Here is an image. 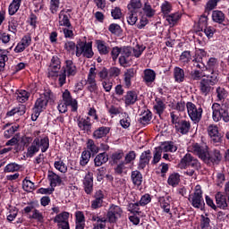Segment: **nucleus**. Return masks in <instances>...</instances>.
I'll return each instance as SVG.
<instances>
[{
    "mask_svg": "<svg viewBox=\"0 0 229 229\" xmlns=\"http://www.w3.org/2000/svg\"><path fill=\"white\" fill-rule=\"evenodd\" d=\"M40 148H41L42 153H46V151H47V149H49V138L48 137H45L41 140L39 138H36L33 140L31 146L29 147L27 149V157H29V158L33 157L35 153H38V151H40Z\"/></svg>",
    "mask_w": 229,
    "mask_h": 229,
    "instance_id": "f03ea898",
    "label": "nucleus"
},
{
    "mask_svg": "<svg viewBox=\"0 0 229 229\" xmlns=\"http://www.w3.org/2000/svg\"><path fill=\"white\" fill-rule=\"evenodd\" d=\"M29 219H35L38 223H44V215L38 211V209H34L32 215H29Z\"/></svg>",
    "mask_w": 229,
    "mask_h": 229,
    "instance_id": "ea45409f",
    "label": "nucleus"
},
{
    "mask_svg": "<svg viewBox=\"0 0 229 229\" xmlns=\"http://www.w3.org/2000/svg\"><path fill=\"white\" fill-rule=\"evenodd\" d=\"M181 165H182V167H192L193 169H199L201 164L198 158L188 153L181 159Z\"/></svg>",
    "mask_w": 229,
    "mask_h": 229,
    "instance_id": "9d476101",
    "label": "nucleus"
},
{
    "mask_svg": "<svg viewBox=\"0 0 229 229\" xmlns=\"http://www.w3.org/2000/svg\"><path fill=\"white\" fill-rule=\"evenodd\" d=\"M75 55L77 58H80L81 55L85 58H92L94 56V52L92 51V43L79 40L76 44Z\"/></svg>",
    "mask_w": 229,
    "mask_h": 229,
    "instance_id": "20e7f679",
    "label": "nucleus"
},
{
    "mask_svg": "<svg viewBox=\"0 0 229 229\" xmlns=\"http://www.w3.org/2000/svg\"><path fill=\"white\" fill-rule=\"evenodd\" d=\"M54 165L55 169H57V171H60V173H67V165H65V163H64V161H55Z\"/></svg>",
    "mask_w": 229,
    "mask_h": 229,
    "instance_id": "4d7b16f0",
    "label": "nucleus"
},
{
    "mask_svg": "<svg viewBox=\"0 0 229 229\" xmlns=\"http://www.w3.org/2000/svg\"><path fill=\"white\" fill-rule=\"evenodd\" d=\"M107 133H110V128L102 126L93 132V137L94 139H103V137H106Z\"/></svg>",
    "mask_w": 229,
    "mask_h": 229,
    "instance_id": "cd10ccee",
    "label": "nucleus"
},
{
    "mask_svg": "<svg viewBox=\"0 0 229 229\" xmlns=\"http://www.w3.org/2000/svg\"><path fill=\"white\" fill-rule=\"evenodd\" d=\"M129 11L137 12V10L142 8V3L140 0H131V3L127 5Z\"/></svg>",
    "mask_w": 229,
    "mask_h": 229,
    "instance_id": "a19ab883",
    "label": "nucleus"
},
{
    "mask_svg": "<svg viewBox=\"0 0 229 229\" xmlns=\"http://www.w3.org/2000/svg\"><path fill=\"white\" fill-rule=\"evenodd\" d=\"M90 160V152L89 150L82 151L80 164L82 166L87 165Z\"/></svg>",
    "mask_w": 229,
    "mask_h": 229,
    "instance_id": "8fccbe9b",
    "label": "nucleus"
},
{
    "mask_svg": "<svg viewBox=\"0 0 229 229\" xmlns=\"http://www.w3.org/2000/svg\"><path fill=\"white\" fill-rule=\"evenodd\" d=\"M213 110V120L215 123H219L221 119L224 123H229V113H228V107L226 106L215 103L212 106Z\"/></svg>",
    "mask_w": 229,
    "mask_h": 229,
    "instance_id": "7ed1b4c3",
    "label": "nucleus"
},
{
    "mask_svg": "<svg viewBox=\"0 0 229 229\" xmlns=\"http://www.w3.org/2000/svg\"><path fill=\"white\" fill-rule=\"evenodd\" d=\"M139 99L137 92L133 90L127 91L126 95L123 97V101L126 106H131V105H135Z\"/></svg>",
    "mask_w": 229,
    "mask_h": 229,
    "instance_id": "a211bd4d",
    "label": "nucleus"
},
{
    "mask_svg": "<svg viewBox=\"0 0 229 229\" xmlns=\"http://www.w3.org/2000/svg\"><path fill=\"white\" fill-rule=\"evenodd\" d=\"M87 148L91 151V153H98L99 151V148L96 144L94 143V140H89L87 143Z\"/></svg>",
    "mask_w": 229,
    "mask_h": 229,
    "instance_id": "338daca9",
    "label": "nucleus"
},
{
    "mask_svg": "<svg viewBox=\"0 0 229 229\" xmlns=\"http://www.w3.org/2000/svg\"><path fill=\"white\" fill-rule=\"evenodd\" d=\"M207 205L211 207L213 210H217V208H222V210H226L228 208V202L227 201H216V206L214 201H207Z\"/></svg>",
    "mask_w": 229,
    "mask_h": 229,
    "instance_id": "473e14b6",
    "label": "nucleus"
},
{
    "mask_svg": "<svg viewBox=\"0 0 229 229\" xmlns=\"http://www.w3.org/2000/svg\"><path fill=\"white\" fill-rule=\"evenodd\" d=\"M219 1L221 0H209L206 5L205 13H208H208L212 12V10H214V8L217 6V4L219 3Z\"/></svg>",
    "mask_w": 229,
    "mask_h": 229,
    "instance_id": "6e6d98bb",
    "label": "nucleus"
},
{
    "mask_svg": "<svg viewBox=\"0 0 229 229\" xmlns=\"http://www.w3.org/2000/svg\"><path fill=\"white\" fill-rule=\"evenodd\" d=\"M163 151H171V143H165L155 148L153 160L151 161L152 165H157L162 160Z\"/></svg>",
    "mask_w": 229,
    "mask_h": 229,
    "instance_id": "9b49d317",
    "label": "nucleus"
},
{
    "mask_svg": "<svg viewBox=\"0 0 229 229\" xmlns=\"http://www.w3.org/2000/svg\"><path fill=\"white\" fill-rule=\"evenodd\" d=\"M138 16H137V11H129L127 13V22L131 26H134V24H137Z\"/></svg>",
    "mask_w": 229,
    "mask_h": 229,
    "instance_id": "58836bf2",
    "label": "nucleus"
},
{
    "mask_svg": "<svg viewBox=\"0 0 229 229\" xmlns=\"http://www.w3.org/2000/svg\"><path fill=\"white\" fill-rule=\"evenodd\" d=\"M59 24L60 26H65L66 28H72L71 24V21L69 20V16L65 14L64 11H61L59 13Z\"/></svg>",
    "mask_w": 229,
    "mask_h": 229,
    "instance_id": "393cba45",
    "label": "nucleus"
},
{
    "mask_svg": "<svg viewBox=\"0 0 229 229\" xmlns=\"http://www.w3.org/2000/svg\"><path fill=\"white\" fill-rule=\"evenodd\" d=\"M19 169H21V165L17 163H10L4 167V173H15L19 171Z\"/></svg>",
    "mask_w": 229,
    "mask_h": 229,
    "instance_id": "a18cd8bd",
    "label": "nucleus"
},
{
    "mask_svg": "<svg viewBox=\"0 0 229 229\" xmlns=\"http://www.w3.org/2000/svg\"><path fill=\"white\" fill-rule=\"evenodd\" d=\"M137 157V154H135V151H130L128 154L125 156L124 163L125 164H131L133 160H135Z\"/></svg>",
    "mask_w": 229,
    "mask_h": 229,
    "instance_id": "69168bd1",
    "label": "nucleus"
},
{
    "mask_svg": "<svg viewBox=\"0 0 229 229\" xmlns=\"http://www.w3.org/2000/svg\"><path fill=\"white\" fill-rule=\"evenodd\" d=\"M87 89L90 92L91 98H94V96H98V82H96V67H91L87 80Z\"/></svg>",
    "mask_w": 229,
    "mask_h": 229,
    "instance_id": "39448f33",
    "label": "nucleus"
},
{
    "mask_svg": "<svg viewBox=\"0 0 229 229\" xmlns=\"http://www.w3.org/2000/svg\"><path fill=\"white\" fill-rule=\"evenodd\" d=\"M68 218H69V213H67V212L61 213V214L55 216V217L54 218V223L64 224V221H65V219H68Z\"/></svg>",
    "mask_w": 229,
    "mask_h": 229,
    "instance_id": "13d9d810",
    "label": "nucleus"
},
{
    "mask_svg": "<svg viewBox=\"0 0 229 229\" xmlns=\"http://www.w3.org/2000/svg\"><path fill=\"white\" fill-rule=\"evenodd\" d=\"M48 181L50 182V186L52 189L62 183V178H60L59 175L55 174L53 171L48 172Z\"/></svg>",
    "mask_w": 229,
    "mask_h": 229,
    "instance_id": "b1692460",
    "label": "nucleus"
},
{
    "mask_svg": "<svg viewBox=\"0 0 229 229\" xmlns=\"http://www.w3.org/2000/svg\"><path fill=\"white\" fill-rule=\"evenodd\" d=\"M60 8V0H51L50 2V11L52 13H56Z\"/></svg>",
    "mask_w": 229,
    "mask_h": 229,
    "instance_id": "e2e57ef3",
    "label": "nucleus"
},
{
    "mask_svg": "<svg viewBox=\"0 0 229 229\" xmlns=\"http://www.w3.org/2000/svg\"><path fill=\"white\" fill-rule=\"evenodd\" d=\"M106 162H108V154L106 152L99 153L94 159L96 167H101Z\"/></svg>",
    "mask_w": 229,
    "mask_h": 229,
    "instance_id": "5701e85b",
    "label": "nucleus"
},
{
    "mask_svg": "<svg viewBox=\"0 0 229 229\" xmlns=\"http://www.w3.org/2000/svg\"><path fill=\"white\" fill-rule=\"evenodd\" d=\"M51 99H53V92L50 89H47L36 100L32 109L38 110V112H44L47 106V103H49Z\"/></svg>",
    "mask_w": 229,
    "mask_h": 229,
    "instance_id": "423d86ee",
    "label": "nucleus"
},
{
    "mask_svg": "<svg viewBox=\"0 0 229 229\" xmlns=\"http://www.w3.org/2000/svg\"><path fill=\"white\" fill-rule=\"evenodd\" d=\"M83 187L86 194H90L94 191V174L88 172L83 179Z\"/></svg>",
    "mask_w": 229,
    "mask_h": 229,
    "instance_id": "ddd939ff",
    "label": "nucleus"
},
{
    "mask_svg": "<svg viewBox=\"0 0 229 229\" xmlns=\"http://www.w3.org/2000/svg\"><path fill=\"white\" fill-rule=\"evenodd\" d=\"M96 44L100 55H108V53H110L111 48L110 47L106 46V43L105 41L97 40Z\"/></svg>",
    "mask_w": 229,
    "mask_h": 229,
    "instance_id": "c756f323",
    "label": "nucleus"
},
{
    "mask_svg": "<svg viewBox=\"0 0 229 229\" xmlns=\"http://www.w3.org/2000/svg\"><path fill=\"white\" fill-rule=\"evenodd\" d=\"M91 221L98 223V224H96V225L98 227V229H105V227L106 226L105 225V223H106V218H105V217H101L97 215H92Z\"/></svg>",
    "mask_w": 229,
    "mask_h": 229,
    "instance_id": "c9c22d12",
    "label": "nucleus"
},
{
    "mask_svg": "<svg viewBox=\"0 0 229 229\" xmlns=\"http://www.w3.org/2000/svg\"><path fill=\"white\" fill-rule=\"evenodd\" d=\"M208 135L210 138L212 144L216 146H220L223 142V136L219 132V128L216 125H209L208 127Z\"/></svg>",
    "mask_w": 229,
    "mask_h": 229,
    "instance_id": "1a4fd4ad",
    "label": "nucleus"
},
{
    "mask_svg": "<svg viewBox=\"0 0 229 229\" xmlns=\"http://www.w3.org/2000/svg\"><path fill=\"white\" fill-rule=\"evenodd\" d=\"M206 69L209 72L204 73L199 81V90L203 96H208L214 90V85H217L219 81V73L216 72V69H217V59L210 57Z\"/></svg>",
    "mask_w": 229,
    "mask_h": 229,
    "instance_id": "f257e3e1",
    "label": "nucleus"
},
{
    "mask_svg": "<svg viewBox=\"0 0 229 229\" xmlns=\"http://www.w3.org/2000/svg\"><path fill=\"white\" fill-rule=\"evenodd\" d=\"M30 92L21 89L16 93V99L19 103H26L30 99Z\"/></svg>",
    "mask_w": 229,
    "mask_h": 229,
    "instance_id": "72a5a7b5",
    "label": "nucleus"
},
{
    "mask_svg": "<svg viewBox=\"0 0 229 229\" xmlns=\"http://www.w3.org/2000/svg\"><path fill=\"white\" fill-rule=\"evenodd\" d=\"M175 130L182 135H187V132L191 130V122L186 120H181L176 125Z\"/></svg>",
    "mask_w": 229,
    "mask_h": 229,
    "instance_id": "6ab92c4d",
    "label": "nucleus"
},
{
    "mask_svg": "<svg viewBox=\"0 0 229 229\" xmlns=\"http://www.w3.org/2000/svg\"><path fill=\"white\" fill-rule=\"evenodd\" d=\"M228 96V92L225 88L218 87L216 89V98L218 101H225L226 99V97Z\"/></svg>",
    "mask_w": 229,
    "mask_h": 229,
    "instance_id": "09e8293b",
    "label": "nucleus"
},
{
    "mask_svg": "<svg viewBox=\"0 0 229 229\" xmlns=\"http://www.w3.org/2000/svg\"><path fill=\"white\" fill-rule=\"evenodd\" d=\"M63 99L64 103L72 106V112H76V110H78V101H76V99H72L69 90L65 89V91L63 93Z\"/></svg>",
    "mask_w": 229,
    "mask_h": 229,
    "instance_id": "f3484780",
    "label": "nucleus"
},
{
    "mask_svg": "<svg viewBox=\"0 0 229 229\" xmlns=\"http://www.w3.org/2000/svg\"><path fill=\"white\" fill-rule=\"evenodd\" d=\"M131 178L133 185H137L138 187L142 185V174L139 170L132 171Z\"/></svg>",
    "mask_w": 229,
    "mask_h": 229,
    "instance_id": "c85d7f7f",
    "label": "nucleus"
},
{
    "mask_svg": "<svg viewBox=\"0 0 229 229\" xmlns=\"http://www.w3.org/2000/svg\"><path fill=\"white\" fill-rule=\"evenodd\" d=\"M22 189L25 190L26 192H33V191H35V183L26 177L22 182Z\"/></svg>",
    "mask_w": 229,
    "mask_h": 229,
    "instance_id": "4c0bfd02",
    "label": "nucleus"
},
{
    "mask_svg": "<svg viewBox=\"0 0 229 229\" xmlns=\"http://www.w3.org/2000/svg\"><path fill=\"white\" fill-rule=\"evenodd\" d=\"M110 33L113 35H120L121 34V26L117 23H112L108 28Z\"/></svg>",
    "mask_w": 229,
    "mask_h": 229,
    "instance_id": "bf43d9fd",
    "label": "nucleus"
},
{
    "mask_svg": "<svg viewBox=\"0 0 229 229\" xmlns=\"http://www.w3.org/2000/svg\"><path fill=\"white\" fill-rule=\"evenodd\" d=\"M191 59H192V55H191V51H184L182 53L180 56V60H182V62H184L186 64H189V62H191Z\"/></svg>",
    "mask_w": 229,
    "mask_h": 229,
    "instance_id": "680f3d73",
    "label": "nucleus"
},
{
    "mask_svg": "<svg viewBox=\"0 0 229 229\" xmlns=\"http://www.w3.org/2000/svg\"><path fill=\"white\" fill-rule=\"evenodd\" d=\"M154 110H156L157 114L162 115L164 114V110H165V105L164 101L160 99H156V105L154 106Z\"/></svg>",
    "mask_w": 229,
    "mask_h": 229,
    "instance_id": "79ce46f5",
    "label": "nucleus"
},
{
    "mask_svg": "<svg viewBox=\"0 0 229 229\" xmlns=\"http://www.w3.org/2000/svg\"><path fill=\"white\" fill-rule=\"evenodd\" d=\"M222 159L223 156L221 155V151L215 149L213 152H208L204 164H219Z\"/></svg>",
    "mask_w": 229,
    "mask_h": 229,
    "instance_id": "2eb2a0df",
    "label": "nucleus"
},
{
    "mask_svg": "<svg viewBox=\"0 0 229 229\" xmlns=\"http://www.w3.org/2000/svg\"><path fill=\"white\" fill-rule=\"evenodd\" d=\"M63 72L66 73L67 76H76V65H74V63L71 60H67L65 62V67L63 68Z\"/></svg>",
    "mask_w": 229,
    "mask_h": 229,
    "instance_id": "412c9836",
    "label": "nucleus"
},
{
    "mask_svg": "<svg viewBox=\"0 0 229 229\" xmlns=\"http://www.w3.org/2000/svg\"><path fill=\"white\" fill-rule=\"evenodd\" d=\"M189 151L199 157L205 163L207 156H208V146L194 143L189 147Z\"/></svg>",
    "mask_w": 229,
    "mask_h": 229,
    "instance_id": "6e6552de",
    "label": "nucleus"
},
{
    "mask_svg": "<svg viewBox=\"0 0 229 229\" xmlns=\"http://www.w3.org/2000/svg\"><path fill=\"white\" fill-rule=\"evenodd\" d=\"M210 227V218L205 216L204 215L200 216V229H208Z\"/></svg>",
    "mask_w": 229,
    "mask_h": 229,
    "instance_id": "864d4df0",
    "label": "nucleus"
},
{
    "mask_svg": "<svg viewBox=\"0 0 229 229\" xmlns=\"http://www.w3.org/2000/svg\"><path fill=\"white\" fill-rule=\"evenodd\" d=\"M186 108L189 117L196 123L201 121V115L203 114V108L201 106L197 107L192 102H187Z\"/></svg>",
    "mask_w": 229,
    "mask_h": 229,
    "instance_id": "0eeeda50",
    "label": "nucleus"
},
{
    "mask_svg": "<svg viewBox=\"0 0 229 229\" xmlns=\"http://www.w3.org/2000/svg\"><path fill=\"white\" fill-rule=\"evenodd\" d=\"M152 117L153 114L151 113V111L147 110L140 114L139 122L140 123V124H149V122L151 121Z\"/></svg>",
    "mask_w": 229,
    "mask_h": 229,
    "instance_id": "2f4dec72",
    "label": "nucleus"
},
{
    "mask_svg": "<svg viewBox=\"0 0 229 229\" xmlns=\"http://www.w3.org/2000/svg\"><path fill=\"white\" fill-rule=\"evenodd\" d=\"M123 157H124V152H123V150L114 152L111 155V162L113 164H119V161L123 160Z\"/></svg>",
    "mask_w": 229,
    "mask_h": 229,
    "instance_id": "49530a36",
    "label": "nucleus"
},
{
    "mask_svg": "<svg viewBox=\"0 0 229 229\" xmlns=\"http://www.w3.org/2000/svg\"><path fill=\"white\" fill-rule=\"evenodd\" d=\"M174 79L176 83H183L185 81V71L176 66L174 69Z\"/></svg>",
    "mask_w": 229,
    "mask_h": 229,
    "instance_id": "4be33fe9",
    "label": "nucleus"
},
{
    "mask_svg": "<svg viewBox=\"0 0 229 229\" xmlns=\"http://www.w3.org/2000/svg\"><path fill=\"white\" fill-rule=\"evenodd\" d=\"M77 124L80 130H81L85 133H90L92 130V123H90V117L87 116L86 118H83L80 116L77 119Z\"/></svg>",
    "mask_w": 229,
    "mask_h": 229,
    "instance_id": "f8f14e48",
    "label": "nucleus"
},
{
    "mask_svg": "<svg viewBox=\"0 0 229 229\" xmlns=\"http://www.w3.org/2000/svg\"><path fill=\"white\" fill-rule=\"evenodd\" d=\"M133 55V47H123L121 50V55L119 57L120 64L126 65L130 62V56Z\"/></svg>",
    "mask_w": 229,
    "mask_h": 229,
    "instance_id": "4468645a",
    "label": "nucleus"
},
{
    "mask_svg": "<svg viewBox=\"0 0 229 229\" xmlns=\"http://www.w3.org/2000/svg\"><path fill=\"white\" fill-rule=\"evenodd\" d=\"M151 150L142 152L138 164L139 171L146 169V166L149 165V160H151Z\"/></svg>",
    "mask_w": 229,
    "mask_h": 229,
    "instance_id": "dca6fc26",
    "label": "nucleus"
},
{
    "mask_svg": "<svg viewBox=\"0 0 229 229\" xmlns=\"http://www.w3.org/2000/svg\"><path fill=\"white\" fill-rule=\"evenodd\" d=\"M201 199H203V191H201V186L197 185L195 187L192 201H201Z\"/></svg>",
    "mask_w": 229,
    "mask_h": 229,
    "instance_id": "de8ad7c7",
    "label": "nucleus"
},
{
    "mask_svg": "<svg viewBox=\"0 0 229 229\" xmlns=\"http://www.w3.org/2000/svg\"><path fill=\"white\" fill-rule=\"evenodd\" d=\"M119 217H121V213L115 210H111L107 212V219L109 223H116Z\"/></svg>",
    "mask_w": 229,
    "mask_h": 229,
    "instance_id": "c03bdc74",
    "label": "nucleus"
},
{
    "mask_svg": "<svg viewBox=\"0 0 229 229\" xmlns=\"http://www.w3.org/2000/svg\"><path fill=\"white\" fill-rule=\"evenodd\" d=\"M136 72L133 68H130L124 72V83L126 87H131V78L135 77Z\"/></svg>",
    "mask_w": 229,
    "mask_h": 229,
    "instance_id": "a878e982",
    "label": "nucleus"
},
{
    "mask_svg": "<svg viewBox=\"0 0 229 229\" xmlns=\"http://www.w3.org/2000/svg\"><path fill=\"white\" fill-rule=\"evenodd\" d=\"M208 18L207 17V15L202 14L200 16V18L199 19V30H200V31H203V30H205V28L208 26Z\"/></svg>",
    "mask_w": 229,
    "mask_h": 229,
    "instance_id": "3c124183",
    "label": "nucleus"
},
{
    "mask_svg": "<svg viewBox=\"0 0 229 229\" xmlns=\"http://www.w3.org/2000/svg\"><path fill=\"white\" fill-rule=\"evenodd\" d=\"M149 201H140L135 203H130L128 206V210L131 212V214H138V216L140 215V207H145V205H148Z\"/></svg>",
    "mask_w": 229,
    "mask_h": 229,
    "instance_id": "aec40b11",
    "label": "nucleus"
},
{
    "mask_svg": "<svg viewBox=\"0 0 229 229\" xmlns=\"http://www.w3.org/2000/svg\"><path fill=\"white\" fill-rule=\"evenodd\" d=\"M171 10H173V6L171 5V3L165 1L162 4L161 11H162V13L165 14V17H166V15H169V13H171Z\"/></svg>",
    "mask_w": 229,
    "mask_h": 229,
    "instance_id": "603ef678",
    "label": "nucleus"
},
{
    "mask_svg": "<svg viewBox=\"0 0 229 229\" xmlns=\"http://www.w3.org/2000/svg\"><path fill=\"white\" fill-rule=\"evenodd\" d=\"M168 184L174 187V185H178L180 183V174L174 173L168 178Z\"/></svg>",
    "mask_w": 229,
    "mask_h": 229,
    "instance_id": "37998d69",
    "label": "nucleus"
},
{
    "mask_svg": "<svg viewBox=\"0 0 229 229\" xmlns=\"http://www.w3.org/2000/svg\"><path fill=\"white\" fill-rule=\"evenodd\" d=\"M155 78H157V73H155V71L147 69L144 71V81L148 84L153 83L155 81Z\"/></svg>",
    "mask_w": 229,
    "mask_h": 229,
    "instance_id": "7c9ffc66",
    "label": "nucleus"
},
{
    "mask_svg": "<svg viewBox=\"0 0 229 229\" xmlns=\"http://www.w3.org/2000/svg\"><path fill=\"white\" fill-rule=\"evenodd\" d=\"M60 58L58 56H53L49 69L52 72H58L60 71Z\"/></svg>",
    "mask_w": 229,
    "mask_h": 229,
    "instance_id": "f704fd0d",
    "label": "nucleus"
},
{
    "mask_svg": "<svg viewBox=\"0 0 229 229\" xmlns=\"http://www.w3.org/2000/svg\"><path fill=\"white\" fill-rule=\"evenodd\" d=\"M212 19L214 22L223 24V22H225V13L221 11H213Z\"/></svg>",
    "mask_w": 229,
    "mask_h": 229,
    "instance_id": "e433bc0d",
    "label": "nucleus"
},
{
    "mask_svg": "<svg viewBox=\"0 0 229 229\" xmlns=\"http://www.w3.org/2000/svg\"><path fill=\"white\" fill-rule=\"evenodd\" d=\"M197 58L193 62H203V58L207 56V53L203 49L197 50Z\"/></svg>",
    "mask_w": 229,
    "mask_h": 229,
    "instance_id": "774afa93",
    "label": "nucleus"
},
{
    "mask_svg": "<svg viewBox=\"0 0 229 229\" xmlns=\"http://www.w3.org/2000/svg\"><path fill=\"white\" fill-rule=\"evenodd\" d=\"M64 49L69 53H72L74 55V51H76V43L73 41H68L64 44Z\"/></svg>",
    "mask_w": 229,
    "mask_h": 229,
    "instance_id": "052dcab7",
    "label": "nucleus"
},
{
    "mask_svg": "<svg viewBox=\"0 0 229 229\" xmlns=\"http://www.w3.org/2000/svg\"><path fill=\"white\" fill-rule=\"evenodd\" d=\"M143 12L147 17L151 18L155 15V10L151 7V4L145 3Z\"/></svg>",
    "mask_w": 229,
    "mask_h": 229,
    "instance_id": "5fc2aeb1",
    "label": "nucleus"
},
{
    "mask_svg": "<svg viewBox=\"0 0 229 229\" xmlns=\"http://www.w3.org/2000/svg\"><path fill=\"white\" fill-rule=\"evenodd\" d=\"M20 8H21V5L19 4H15L14 2H13L9 5V15H15V13L19 12Z\"/></svg>",
    "mask_w": 229,
    "mask_h": 229,
    "instance_id": "0e129e2a",
    "label": "nucleus"
},
{
    "mask_svg": "<svg viewBox=\"0 0 229 229\" xmlns=\"http://www.w3.org/2000/svg\"><path fill=\"white\" fill-rule=\"evenodd\" d=\"M180 19H182V14H180V13L167 14L165 16V20L167 21L168 24L172 27L176 26V24H178V21H180Z\"/></svg>",
    "mask_w": 229,
    "mask_h": 229,
    "instance_id": "bb28decb",
    "label": "nucleus"
}]
</instances>
